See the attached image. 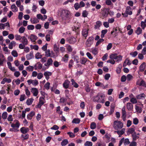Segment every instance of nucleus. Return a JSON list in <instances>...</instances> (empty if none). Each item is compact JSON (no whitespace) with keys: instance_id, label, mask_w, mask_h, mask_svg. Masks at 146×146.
<instances>
[{"instance_id":"nucleus-29","label":"nucleus","mask_w":146,"mask_h":146,"mask_svg":"<svg viewBox=\"0 0 146 146\" xmlns=\"http://www.w3.org/2000/svg\"><path fill=\"white\" fill-rule=\"evenodd\" d=\"M80 119L78 118H75L73 119L72 123H73L78 124L80 122Z\"/></svg>"},{"instance_id":"nucleus-10","label":"nucleus","mask_w":146,"mask_h":146,"mask_svg":"<svg viewBox=\"0 0 146 146\" xmlns=\"http://www.w3.org/2000/svg\"><path fill=\"white\" fill-rule=\"evenodd\" d=\"M20 42L24 44H25L27 45L28 43V41L27 38L25 36H22Z\"/></svg>"},{"instance_id":"nucleus-43","label":"nucleus","mask_w":146,"mask_h":146,"mask_svg":"<svg viewBox=\"0 0 146 146\" xmlns=\"http://www.w3.org/2000/svg\"><path fill=\"white\" fill-rule=\"evenodd\" d=\"M130 101L133 104H136L137 102V101L136 99L134 97L131 98Z\"/></svg>"},{"instance_id":"nucleus-15","label":"nucleus","mask_w":146,"mask_h":146,"mask_svg":"<svg viewBox=\"0 0 146 146\" xmlns=\"http://www.w3.org/2000/svg\"><path fill=\"white\" fill-rule=\"evenodd\" d=\"M11 82V80L10 78H3L1 82V84H4L6 82L7 83H10Z\"/></svg>"},{"instance_id":"nucleus-25","label":"nucleus","mask_w":146,"mask_h":146,"mask_svg":"<svg viewBox=\"0 0 146 146\" xmlns=\"http://www.w3.org/2000/svg\"><path fill=\"white\" fill-rule=\"evenodd\" d=\"M132 135L133 140L134 141H136L137 139L139 138V137L137 135V133L135 132L132 134Z\"/></svg>"},{"instance_id":"nucleus-6","label":"nucleus","mask_w":146,"mask_h":146,"mask_svg":"<svg viewBox=\"0 0 146 146\" xmlns=\"http://www.w3.org/2000/svg\"><path fill=\"white\" fill-rule=\"evenodd\" d=\"M67 41L70 44H74L77 41L76 38L73 36L67 38Z\"/></svg>"},{"instance_id":"nucleus-36","label":"nucleus","mask_w":146,"mask_h":146,"mask_svg":"<svg viewBox=\"0 0 146 146\" xmlns=\"http://www.w3.org/2000/svg\"><path fill=\"white\" fill-rule=\"evenodd\" d=\"M125 129H122L121 131H115V132H116L118 134H120L122 135L125 132Z\"/></svg>"},{"instance_id":"nucleus-53","label":"nucleus","mask_w":146,"mask_h":146,"mask_svg":"<svg viewBox=\"0 0 146 146\" xmlns=\"http://www.w3.org/2000/svg\"><path fill=\"white\" fill-rule=\"evenodd\" d=\"M74 63V61L73 60L71 59L70 60L69 62L68 67L70 68L72 67V65Z\"/></svg>"},{"instance_id":"nucleus-51","label":"nucleus","mask_w":146,"mask_h":146,"mask_svg":"<svg viewBox=\"0 0 146 146\" xmlns=\"http://www.w3.org/2000/svg\"><path fill=\"white\" fill-rule=\"evenodd\" d=\"M25 30V28L23 27H21L19 29V33H24Z\"/></svg>"},{"instance_id":"nucleus-26","label":"nucleus","mask_w":146,"mask_h":146,"mask_svg":"<svg viewBox=\"0 0 146 146\" xmlns=\"http://www.w3.org/2000/svg\"><path fill=\"white\" fill-rule=\"evenodd\" d=\"M92 53L94 55L97 54L98 52V48L95 47L92 49Z\"/></svg>"},{"instance_id":"nucleus-48","label":"nucleus","mask_w":146,"mask_h":146,"mask_svg":"<svg viewBox=\"0 0 146 146\" xmlns=\"http://www.w3.org/2000/svg\"><path fill=\"white\" fill-rule=\"evenodd\" d=\"M7 113L6 111L4 112L2 114V118L3 119H6L7 118Z\"/></svg>"},{"instance_id":"nucleus-62","label":"nucleus","mask_w":146,"mask_h":146,"mask_svg":"<svg viewBox=\"0 0 146 146\" xmlns=\"http://www.w3.org/2000/svg\"><path fill=\"white\" fill-rule=\"evenodd\" d=\"M50 83L49 82H47L44 85V87L46 90H48L50 88Z\"/></svg>"},{"instance_id":"nucleus-13","label":"nucleus","mask_w":146,"mask_h":146,"mask_svg":"<svg viewBox=\"0 0 146 146\" xmlns=\"http://www.w3.org/2000/svg\"><path fill=\"white\" fill-rule=\"evenodd\" d=\"M88 29H84L82 31V36L86 39L88 35Z\"/></svg>"},{"instance_id":"nucleus-57","label":"nucleus","mask_w":146,"mask_h":146,"mask_svg":"<svg viewBox=\"0 0 146 146\" xmlns=\"http://www.w3.org/2000/svg\"><path fill=\"white\" fill-rule=\"evenodd\" d=\"M36 17L38 19H41L42 21L44 20L41 14H38L36 15Z\"/></svg>"},{"instance_id":"nucleus-3","label":"nucleus","mask_w":146,"mask_h":146,"mask_svg":"<svg viewBox=\"0 0 146 146\" xmlns=\"http://www.w3.org/2000/svg\"><path fill=\"white\" fill-rule=\"evenodd\" d=\"M123 127V124L120 121H115L113 123V127L115 129L118 130L121 129Z\"/></svg>"},{"instance_id":"nucleus-18","label":"nucleus","mask_w":146,"mask_h":146,"mask_svg":"<svg viewBox=\"0 0 146 146\" xmlns=\"http://www.w3.org/2000/svg\"><path fill=\"white\" fill-rule=\"evenodd\" d=\"M131 10V8L130 6H127L125 12L128 15H131L132 14V12Z\"/></svg>"},{"instance_id":"nucleus-35","label":"nucleus","mask_w":146,"mask_h":146,"mask_svg":"<svg viewBox=\"0 0 146 146\" xmlns=\"http://www.w3.org/2000/svg\"><path fill=\"white\" fill-rule=\"evenodd\" d=\"M96 25H95V28L96 29L98 27H100L102 25V22L100 21H99L96 22Z\"/></svg>"},{"instance_id":"nucleus-42","label":"nucleus","mask_w":146,"mask_h":146,"mask_svg":"<svg viewBox=\"0 0 146 146\" xmlns=\"http://www.w3.org/2000/svg\"><path fill=\"white\" fill-rule=\"evenodd\" d=\"M117 55V54L115 53L111 54L110 56V58L111 59L115 60L116 59V57Z\"/></svg>"},{"instance_id":"nucleus-32","label":"nucleus","mask_w":146,"mask_h":146,"mask_svg":"<svg viewBox=\"0 0 146 146\" xmlns=\"http://www.w3.org/2000/svg\"><path fill=\"white\" fill-rule=\"evenodd\" d=\"M122 68V66L121 64H119L118 65V66L117 68L116 69V72L119 74L121 72V70Z\"/></svg>"},{"instance_id":"nucleus-2","label":"nucleus","mask_w":146,"mask_h":146,"mask_svg":"<svg viewBox=\"0 0 146 146\" xmlns=\"http://www.w3.org/2000/svg\"><path fill=\"white\" fill-rule=\"evenodd\" d=\"M103 96L102 94L99 93L94 99V101L98 102L104 103L105 101Z\"/></svg>"},{"instance_id":"nucleus-38","label":"nucleus","mask_w":146,"mask_h":146,"mask_svg":"<svg viewBox=\"0 0 146 146\" xmlns=\"http://www.w3.org/2000/svg\"><path fill=\"white\" fill-rule=\"evenodd\" d=\"M145 96V95L144 94H139L136 96L137 98L138 99H141L142 98H144Z\"/></svg>"},{"instance_id":"nucleus-8","label":"nucleus","mask_w":146,"mask_h":146,"mask_svg":"<svg viewBox=\"0 0 146 146\" xmlns=\"http://www.w3.org/2000/svg\"><path fill=\"white\" fill-rule=\"evenodd\" d=\"M53 64V60L51 58L48 59L47 61V62L44 64V65L47 67V68H48L50 66H52Z\"/></svg>"},{"instance_id":"nucleus-47","label":"nucleus","mask_w":146,"mask_h":146,"mask_svg":"<svg viewBox=\"0 0 146 146\" xmlns=\"http://www.w3.org/2000/svg\"><path fill=\"white\" fill-rule=\"evenodd\" d=\"M52 72H49L46 71L44 72V74L45 76V77H46V76H49L52 75Z\"/></svg>"},{"instance_id":"nucleus-49","label":"nucleus","mask_w":146,"mask_h":146,"mask_svg":"<svg viewBox=\"0 0 146 146\" xmlns=\"http://www.w3.org/2000/svg\"><path fill=\"white\" fill-rule=\"evenodd\" d=\"M84 145L85 146H92V143L90 141H87L85 143Z\"/></svg>"},{"instance_id":"nucleus-9","label":"nucleus","mask_w":146,"mask_h":146,"mask_svg":"<svg viewBox=\"0 0 146 146\" xmlns=\"http://www.w3.org/2000/svg\"><path fill=\"white\" fill-rule=\"evenodd\" d=\"M31 92L33 94V95L35 96H36L38 93V89L35 88H31Z\"/></svg>"},{"instance_id":"nucleus-20","label":"nucleus","mask_w":146,"mask_h":146,"mask_svg":"<svg viewBox=\"0 0 146 146\" xmlns=\"http://www.w3.org/2000/svg\"><path fill=\"white\" fill-rule=\"evenodd\" d=\"M127 108L129 111H131L133 108V105L131 103L128 102L127 104Z\"/></svg>"},{"instance_id":"nucleus-40","label":"nucleus","mask_w":146,"mask_h":146,"mask_svg":"<svg viewBox=\"0 0 146 146\" xmlns=\"http://www.w3.org/2000/svg\"><path fill=\"white\" fill-rule=\"evenodd\" d=\"M96 127V124L94 122L91 123L90 124V128L91 129H94Z\"/></svg>"},{"instance_id":"nucleus-12","label":"nucleus","mask_w":146,"mask_h":146,"mask_svg":"<svg viewBox=\"0 0 146 146\" xmlns=\"http://www.w3.org/2000/svg\"><path fill=\"white\" fill-rule=\"evenodd\" d=\"M21 132L23 134L27 133L29 131V128L28 127H22L20 129Z\"/></svg>"},{"instance_id":"nucleus-5","label":"nucleus","mask_w":146,"mask_h":146,"mask_svg":"<svg viewBox=\"0 0 146 146\" xmlns=\"http://www.w3.org/2000/svg\"><path fill=\"white\" fill-rule=\"evenodd\" d=\"M94 39V38L93 36L89 37L86 42V45L88 47L90 46L93 43Z\"/></svg>"},{"instance_id":"nucleus-56","label":"nucleus","mask_w":146,"mask_h":146,"mask_svg":"<svg viewBox=\"0 0 146 146\" xmlns=\"http://www.w3.org/2000/svg\"><path fill=\"white\" fill-rule=\"evenodd\" d=\"M132 76L130 74H128L126 77L127 80V81H130L132 79Z\"/></svg>"},{"instance_id":"nucleus-1","label":"nucleus","mask_w":146,"mask_h":146,"mask_svg":"<svg viewBox=\"0 0 146 146\" xmlns=\"http://www.w3.org/2000/svg\"><path fill=\"white\" fill-rule=\"evenodd\" d=\"M60 16L63 20H68L72 17V15L69 11L66 9H63L62 11Z\"/></svg>"},{"instance_id":"nucleus-37","label":"nucleus","mask_w":146,"mask_h":146,"mask_svg":"<svg viewBox=\"0 0 146 146\" xmlns=\"http://www.w3.org/2000/svg\"><path fill=\"white\" fill-rule=\"evenodd\" d=\"M104 40L102 38H100L98 40L95 46L96 47L98 46L102 42H104Z\"/></svg>"},{"instance_id":"nucleus-14","label":"nucleus","mask_w":146,"mask_h":146,"mask_svg":"<svg viewBox=\"0 0 146 146\" xmlns=\"http://www.w3.org/2000/svg\"><path fill=\"white\" fill-rule=\"evenodd\" d=\"M28 38H30L31 41L32 42H34L37 39V37L33 34H31L30 36L28 37Z\"/></svg>"},{"instance_id":"nucleus-31","label":"nucleus","mask_w":146,"mask_h":146,"mask_svg":"<svg viewBox=\"0 0 146 146\" xmlns=\"http://www.w3.org/2000/svg\"><path fill=\"white\" fill-rule=\"evenodd\" d=\"M21 137L24 140H26L28 139L29 137V135L27 133L25 134H22L21 135Z\"/></svg>"},{"instance_id":"nucleus-21","label":"nucleus","mask_w":146,"mask_h":146,"mask_svg":"<svg viewBox=\"0 0 146 146\" xmlns=\"http://www.w3.org/2000/svg\"><path fill=\"white\" fill-rule=\"evenodd\" d=\"M16 44V42L15 41L13 40L9 44L8 48L10 49H12L13 48V46H15Z\"/></svg>"},{"instance_id":"nucleus-24","label":"nucleus","mask_w":146,"mask_h":146,"mask_svg":"<svg viewBox=\"0 0 146 146\" xmlns=\"http://www.w3.org/2000/svg\"><path fill=\"white\" fill-rule=\"evenodd\" d=\"M34 99L33 98H28L27 100L26 104L27 105H30L33 103Z\"/></svg>"},{"instance_id":"nucleus-41","label":"nucleus","mask_w":146,"mask_h":146,"mask_svg":"<svg viewBox=\"0 0 146 146\" xmlns=\"http://www.w3.org/2000/svg\"><path fill=\"white\" fill-rule=\"evenodd\" d=\"M115 106L114 105H111L110 113V114H112L114 111Z\"/></svg>"},{"instance_id":"nucleus-28","label":"nucleus","mask_w":146,"mask_h":146,"mask_svg":"<svg viewBox=\"0 0 146 146\" xmlns=\"http://www.w3.org/2000/svg\"><path fill=\"white\" fill-rule=\"evenodd\" d=\"M11 9L13 12H17L18 11V8L16 7L15 4L12 5L11 7Z\"/></svg>"},{"instance_id":"nucleus-50","label":"nucleus","mask_w":146,"mask_h":146,"mask_svg":"<svg viewBox=\"0 0 146 146\" xmlns=\"http://www.w3.org/2000/svg\"><path fill=\"white\" fill-rule=\"evenodd\" d=\"M11 54L14 57H17L18 55L17 52L15 50L12 51L11 52Z\"/></svg>"},{"instance_id":"nucleus-52","label":"nucleus","mask_w":146,"mask_h":146,"mask_svg":"<svg viewBox=\"0 0 146 146\" xmlns=\"http://www.w3.org/2000/svg\"><path fill=\"white\" fill-rule=\"evenodd\" d=\"M26 96L25 94L21 95L20 96V97L19 99L20 101H23L25 99Z\"/></svg>"},{"instance_id":"nucleus-45","label":"nucleus","mask_w":146,"mask_h":146,"mask_svg":"<svg viewBox=\"0 0 146 146\" xmlns=\"http://www.w3.org/2000/svg\"><path fill=\"white\" fill-rule=\"evenodd\" d=\"M35 57L36 59H39L41 58L42 55L40 54V53L38 52L35 54Z\"/></svg>"},{"instance_id":"nucleus-33","label":"nucleus","mask_w":146,"mask_h":146,"mask_svg":"<svg viewBox=\"0 0 146 146\" xmlns=\"http://www.w3.org/2000/svg\"><path fill=\"white\" fill-rule=\"evenodd\" d=\"M142 32V30L140 27H137V29L135 31V33L138 35L141 34Z\"/></svg>"},{"instance_id":"nucleus-7","label":"nucleus","mask_w":146,"mask_h":146,"mask_svg":"<svg viewBox=\"0 0 146 146\" xmlns=\"http://www.w3.org/2000/svg\"><path fill=\"white\" fill-rule=\"evenodd\" d=\"M110 10L109 8H105L103 10L102 15L104 17L106 18L108 17Z\"/></svg>"},{"instance_id":"nucleus-63","label":"nucleus","mask_w":146,"mask_h":146,"mask_svg":"<svg viewBox=\"0 0 146 146\" xmlns=\"http://www.w3.org/2000/svg\"><path fill=\"white\" fill-rule=\"evenodd\" d=\"M67 133L71 138H74L75 137V135L71 132H68Z\"/></svg>"},{"instance_id":"nucleus-44","label":"nucleus","mask_w":146,"mask_h":146,"mask_svg":"<svg viewBox=\"0 0 146 146\" xmlns=\"http://www.w3.org/2000/svg\"><path fill=\"white\" fill-rule=\"evenodd\" d=\"M68 143V141L67 139H65L61 142V145L62 146H65Z\"/></svg>"},{"instance_id":"nucleus-58","label":"nucleus","mask_w":146,"mask_h":146,"mask_svg":"<svg viewBox=\"0 0 146 146\" xmlns=\"http://www.w3.org/2000/svg\"><path fill=\"white\" fill-rule=\"evenodd\" d=\"M82 14L83 17H87L88 13L86 10H84L83 11Z\"/></svg>"},{"instance_id":"nucleus-34","label":"nucleus","mask_w":146,"mask_h":146,"mask_svg":"<svg viewBox=\"0 0 146 146\" xmlns=\"http://www.w3.org/2000/svg\"><path fill=\"white\" fill-rule=\"evenodd\" d=\"M68 54H66L62 58V60L65 62H67L68 60Z\"/></svg>"},{"instance_id":"nucleus-54","label":"nucleus","mask_w":146,"mask_h":146,"mask_svg":"<svg viewBox=\"0 0 146 146\" xmlns=\"http://www.w3.org/2000/svg\"><path fill=\"white\" fill-rule=\"evenodd\" d=\"M30 47L31 49H34L36 50H38V47L37 45H31Z\"/></svg>"},{"instance_id":"nucleus-17","label":"nucleus","mask_w":146,"mask_h":146,"mask_svg":"<svg viewBox=\"0 0 146 146\" xmlns=\"http://www.w3.org/2000/svg\"><path fill=\"white\" fill-rule=\"evenodd\" d=\"M35 115V112L34 111H31L27 115V119L29 120H31L33 117Z\"/></svg>"},{"instance_id":"nucleus-22","label":"nucleus","mask_w":146,"mask_h":146,"mask_svg":"<svg viewBox=\"0 0 146 146\" xmlns=\"http://www.w3.org/2000/svg\"><path fill=\"white\" fill-rule=\"evenodd\" d=\"M88 59L87 58L83 57L80 59V62L81 64L85 65Z\"/></svg>"},{"instance_id":"nucleus-55","label":"nucleus","mask_w":146,"mask_h":146,"mask_svg":"<svg viewBox=\"0 0 146 146\" xmlns=\"http://www.w3.org/2000/svg\"><path fill=\"white\" fill-rule=\"evenodd\" d=\"M54 50L55 52H56V53L59 52V48L58 47L57 45L55 44L54 46Z\"/></svg>"},{"instance_id":"nucleus-59","label":"nucleus","mask_w":146,"mask_h":146,"mask_svg":"<svg viewBox=\"0 0 146 146\" xmlns=\"http://www.w3.org/2000/svg\"><path fill=\"white\" fill-rule=\"evenodd\" d=\"M74 7L76 10H77L79 8H80L79 4L78 3H76L74 4Z\"/></svg>"},{"instance_id":"nucleus-4","label":"nucleus","mask_w":146,"mask_h":146,"mask_svg":"<svg viewBox=\"0 0 146 146\" xmlns=\"http://www.w3.org/2000/svg\"><path fill=\"white\" fill-rule=\"evenodd\" d=\"M45 102L44 97H40L39 99V103L37 106H36V108H40L42 105L45 103Z\"/></svg>"},{"instance_id":"nucleus-64","label":"nucleus","mask_w":146,"mask_h":146,"mask_svg":"<svg viewBox=\"0 0 146 146\" xmlns=\"http://www.w3.org/2000/svg\"><path fill=\"white\" fill-rule=\"evenodd\" d=\"M128 131L130 134H132L135 132V129L133 128H130L128 130Z\"/></svg>"},{"instance_id":"nucleus-16","label":"nucleus","mask_w":146,"mask_h":146,"mask_svg":"<svg viewBox=\"0 0 146 146\" xmlns=\"http://www.w3.org/2000/svg\"><path fill=\"white\" fill-rule=\"evenodd\" d=\"M33 51H31L29 54H27L26 56V57L27 60H30L33 58Z\"/></svg>"},{"instance_id":"nucleus-19","label":"nucleus","mask_w":146,"mask_h":146,"mask_svg":"<svg viewBox=\"0 0 146 146\" xmlns=\"http://www.w3.org/2000/svg\"><path fill=\"white\" fill-rule=\"evenodd\" d=\"M146 67L145 63L144 62L142 63L139 67V70L141 72H143Z\"/></svg>"},{"instance_id":"nucleus-46","label":"nucleus","mask_w":146,"mask_h":146,"mask_svg":"<svg viewBox=\"0 0 146 146\" xmlns=\"http://www.w3.org/2000/svg\"><path fill=\"white\" fill-rule=\"evenodd\" d=\"M135 109L137 112H139L140 113H141L142 111V108L137 106L136 105H135Z\"/></svg>"},{"instance_id":"nucleus-27","label":"nucleus","mask_w":146,"mask_h":146,"mask_svg":"<svg viewBox=\"0 0 146 146\" xmlns=\"http://www.w3.org/2000/svg\"><path fill=\"white\" fill-rule=\"evenodd\" d=\"M71 82L72 85H73L74 87L76 88H77L78 87V85L75 81L74 79H72L71 80Z\"/></svg>"},{"instance_id":"nucleus-23","label":"nucleus","mask_w":146,"mask_h":146,"mask_svg":"<svg viewBox=\"0 0 146 146\" xmlns=\"http://www.w3.org/2000/svg\"><path fill=\"white\" fill-rule=\"evenodd\" d=\"M20 125V124L18 121H17L16 123L15 124L12 123L11 125V126L13 128H18Z\"/></svg>"},{"instance_id":"nucleus-60","label":"nucleus","mask_w":146,"mask_h":146,"mask_svg":"<svg viewBox=\"0 0 146 146\" xmlns=\"http://www.w3.org/2000/svg\"><path fill=\"white\" fill-rule=\"evenodd\" d=\"M15 37L16 40H19L20 41L21 40V38L22 36H21L17 34L15 35Z\"/></svg>"},{"instance_id":"nucleus-39","label":"nucleus","mask_w":146,"mask_h":146,"mask_svg":"<svg viewBox=\"0 0 146 146\" xmlns=\"http://www.w3.org/2000/svg\"><path fill=\"white\" fill-rule=\"evenodd\" d=\"M45 56L46 57L50 56V51L49 49L45 51Z\"/></svg>"},{"instance_id":"nucleus-11","label":"nucleus","mask_w":146,"mask_h":146,"mask_svg":"<svg viewBox=\"0 0 146 146\" xmlns=\"http://www.w3.org/2000/svg\"><path fill=\"white\" fill-rule=\"evenodd\" d=\"M70 82L68 80H66L65 81L63 84V87L66 89L68 88Z\"/></svg>"},{"instance_id":"nucleus-61","label":"nucleus","mask_w":146,"mask_h":146,"mask_svg":"<svg viewBox=\"0 0 146 146\" xmlns=\"http://www.w3.org/2000/svg\"><path fill=\"white\" fill-rule=\"evenodd\" d=\"M141 27L143 29H144L146 26V24L145 22L142 21L141 23Z\"/></svg>"},{"instance_id":"nucleus-30","label":"nucleus","mask_w":146,"mask_h":146,"mask_svg":"<svg viewBox=\"0 0 146 146\" xmlns=\"http://www.w3.org/2000/svg\"><path fill=\"white\" fill-rule=\"evenodd\" d=\"M116 59H115V61L116 62H118L122 60V56L121 55H117L116 57Z\"/></svg>"}]
</instances>
